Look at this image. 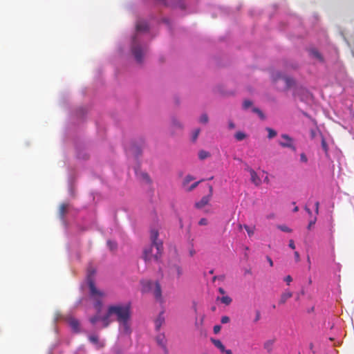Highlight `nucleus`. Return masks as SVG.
I'll return each mask as SVG.
<instances>
[{
	"label": "nucleus",
	"instance_id": "dca6fc26",
	"mask_svg": "<svg viewBox=\"0 0 354 354\" xmlns=\"http://www.w3.org/2000/svg\"><path fill=\"white\" fill-rule=\"evenodd\" d=\"M68 322H69V325L72 328V329L75 332H78L79 326H80V323H79L78 320L76 319H74V318H71Z\"/></svg>",
	"mask_w": 354,
	"mask_h": 354
},
{
	"label": "nucleus",
	"instance_id": "6ab92c4d",
	"mask_svg": "<svg viewBox=\"0 0 354 354\" xmlns=\"http://www.w3.org/2000/svg\"><path fill=\"white\" fill-rule=\"evenodd\" d=\"M157 343L163 348H166L165 339L164 335H158L156 337Z\"/></svg>",
	"mask_w": 354,
	"mask_h": 354
},
{
	"label": "nucleus",
	"instance_id": "c03bdc74",
	"mask_svg": "<svg viewBox=\"0 0 354 354\" xmlns=\"http://www.w3.org/2000/svg\"><path fill=\"white\" fill-rule=\"evenodd\" d=\"M228 127L230 129H234L235 128V124L232 121L228 122Z\"/></svg>",
	"mask_w": 354,
	"mask_h": 354
},
{
	"label": "nucleus",
	"instance_id": "864d4df0",
	"mask_svg": "<svg viewBox=\"0 0 354 354\" xmlns=\"http://www.w3.org/2000/svg\"><path fill=\"white\" fill-rule=\"evenodd\" d=\"M252 272L250 269H245V274H251Z\"/></svg>",
	"mask_w": 354,
	"mask_h": 354
},
{
	"label": "nucleus",
	"instance_id": "0eeeda50",
	"mask_svg": "<svg viewBox=\"0 0 354 354\" xmlns=\"http://www.w3.org/2000/svg\"><path fill=\"white\" fill-rule=\"evenodd\" d=\"M127 153L129 156H132L136 159L142 153V150L140 147L134 143L131 144L126 148Z\"/></svg>",
	"mask_w": 354,
	"mask_h": 354
},
{
	"label": "nucleus",
	"instance_id": "c756f323",
	"mask_svg": "<svg viewBox=\"0 0 354 354\" xmlns=\"http://www.w3.org/2000/svg\"><path fill=\"white\" fill-rule=\"evenodd\" d=\"M311 54L313 57H316L320 61H322V57L321 54L317 50H311Z\"/></svg>",
	"mask_w": 354,
	"mask_h": 354
},
{
	"label": "nucleus",
	"instance_id": "412c9836",
	"mask_svg": "<svg viewBox=\"0 0 354 354\" xmlns=\"http://www.w3.org/2000/svg\"><path fill=\"white\" fill-rule=\"evenodd\" d=\"M68 205L66 204H62L59 207V214L62 218H64V214L67 211Z\"/></svg>",
	"mask_w": 354,
	"mask_h": 354
},
{
	"label": "nucleus",
	"instance_id": "c9c22d12",
	"mask_svg": "<svg viewBox=\"0 0 354 354\" xmlns=\"http://www.w3.org/2000/svg\"><path fill=\"white\" fill-rule=\"evenodd\" d=\"M203 180H199L198 182H196L194 183H193L188 189H187V191L190 192L192 190H193L194 189H195L198 185V184L202 182Z\"/></svg>",
	"mask_w": 354,
	"mask_h": 354
},
{
	"label": "nucleus",
	"instance_id": "37998d69",
	"mask_svg": "<svg viewBox=\"0 0 354 354\" xmlns=\"http://www.w3.org/2000/svg\"><path fill=\"white\" fill-rule=\"evenodd\" d=\"M203 320H204V316H203V317L201 318V321H199V322H198L197 321H196V322H195V326H196L197 328H198V327H199V326L203 325Z\"/></svg>",
	"mask_w": 354,
	"mask_h": 354
},
{
	"label": "nucleus",
	"instance_id": "39448f33",
	"mask_svg": "<svg viewBox=\"0 0 354 354\" xmlns=\"http://www.w3.org/2000/svg\"><path fill=\"white\" fill-rule=\"evenodd\" d=\"M147 52V48L141 46L138 36H135L132 40L131 53L138 64H142L143 58Z\"/></svg>",
	"mask_w": 354,
	"mask_h": 354
},
{
	"label": "nucleus",
	"instance_id": "2eb2a0df",
	"mask_svg": "<svg viewBox=\"0 0 354 354\" xmlns=\"http://www.w3.org/2000/svg\"><path fill=\"white\" fill-rule=\"evenodd\" d=\"M274 343V341L272 339H269L263 343V348L268 353H270L272 352L273 350V344Z\"/></svg>",
	"mask_w": 354,
	"mask_h": 354
},
{
	"label": "nucleus",
	"instance_id": "4be33fe9",
	"mask_svg": "<svg viewBox=\"0 0 354 354\" xmlns=\"http://www.w3.org/2000/svg\"><path fill=\"white\" fill-rule=\"evenodd\" d=\"M209 156V153L206 151L201 150L198 153V158L201 160H204V159L207 158Z\"/></svg>",
	"mask_w": 354,
	"mask_h": 354
},
{
	"label": "nucleus",
	"instance_id": "e433bc0d",
	"mask_svg": "<svg viewBox=\"0 0 354 354\" xmlns=\"http://www.w3.org/2000/svg\"><path fill=\"white\" fill-rule=\"evenodd\" d=\"M255 314H256V315H255V318L254 319V323L259 322L261 319V313L259 310H256Z\"/></svg>",
	"mask_w": 354,
	"mask_h": 354
},
{
	"label": "nucleus",
	"instance_id": "aec40b11",
	"mask_svg": "<svg viewBox=\"0 0 354 354\" xmlns=\"http://www.w3.org/2000/svg\"><path fill=\"white\" fill-rule=\"evenodd\" d=\"M234 137L237 141H241L246 138L247 135L243 131H237L234 134Z\"/></svg>",
	"mask_w": 354,
	"mask_h": 354
},
{
	"label": "nucleus",
	"instance_id": "393cba45",
	"mask_svg": "<svg viewBox=\"0 0 354 354\" xmlns=\"http://www.w3.org/2000/svg\"><path fill=\"white\" fill-rule=\"evenodd\" d=\"M266 130L268 132V138L271 139L277 136V132L274 129H272L270 127H268V128H266Z\"/></svg>",
	"mask_w": 354,
	"mask_h": 354
},
{
	"label": "nucleus",
	"instance_id": "603ef678",
	"mask_svg": "<svg viewBox=\"0 0 354 354\" xmlns=\"http://www.w3.org/2000/svg\"><path fill=\"white\" fill-rule=\"evenodd\" d=\"M218 292L221 294V295H224L225 293V291L224 290V289L223 288H218Z\"/></svg>",
	"mask_w": 354,
	"mask_h": 354
},
{
	"label": "nucleus",
	"instance_id": "b1692460",
	"mask_svg": "<svg viewBox=\"0 0 354 354\" xmlns=\"http://www.w3.org/2000/svg\"><path fill=\"white\" fill-rule=\"evenodd\" d=\"M243 227L247 231L248 234L249 236H253V234L254 233V227H249L247 225H244Z\"/></svg>",
	"mask_w": 354,
	"mask_h": 354
},
{
	"label": "nucleus",
	"instance_id": "09e8293b",
	"mask_svg": "<svg viewBox=\"0 0 354 354\" xmlns=\"http://www.w3.org/2000/svg\"><path fill=\"white\" fill-rule=\"evenodd\" d=\"M266 259H267L268 262L269 263L270 266L271 267H272L273 266V261H272V259L270 257L267 256L266 257Z\"/></svg>",
	"mask_w": 354,
	"mask_h": 354
},
{
	"label": "nucleus",
	"instance_id": "58836bf2",
	"mask_svg": "<svg viewBox=\"0 0 354 354\" xmlns=\"http://www.w3.org/2000/svg\"><path fill=\"white\" fill-rule=\"evenodd\" d=\"M221 329V326L220 325H215L214 326L213 330L215 334H217L220 332Z\"/></svg>",
	"mask_w": 354,
	"mask_h": 354
},
{
	"label": "nucleus",
	"instance_id": "a211bd4d",
	"mask_svg": "<svg viewBox=\"0 0 354 354\" xmlns=\"http://www.w3.org/2000/svg\"><path fill=\"white\" fill-rule=\"evenodd\" d=\"M137 31H145L148 30V24L145 21H138L136 24Z\"/></svg>",
	"mask_w": 354,
	"mask_h": 354
},
{
	"label": "nucleus",
	"instance_id": "f257e3e1",
	"mask_svg": "<svg viewBox=\"0 0 354 354\" xmlns=\"http://www.w3.org/2000/svg\"><path fill=\"white\" fill-rule=\"evenodd\" d=\"M95 270L90 266L87 270L86 281L89 288V295L94 302V308L97 311L95 316L90 318L92 324H98L100 328L107 327L109 324V316L111 315V306L107 307L106 313H102V305L105 294L104 292L97 289L95 284L94 276Z\"/></svg>",
	"mask_w": 354,
	"mask_h": 354
},
{
	"label": "nucleus",
	"instance_id": "8fccbe9b",
	"mask_svg": "<svg viewBox=\"0 0 354 354\" xmlns=\"http://www.w3.org/2000/svg\"><path fill=\"white\" fill-rule=\"evenodd\" d=\"M315 221H316V218H315V220H314V221H311L309 223V224H308V229H310L311 226L315 223Z\"/></svg>",
	"mask_w": 354,
	"mask_h": 354
},
{
	"label": "nucleus",
	"instance_id": "49530a36",
	"mask_svg": "<svg viewBox=\"0 0 354 354\" xmlns=\"http://www.w3.org/2000/svg\"><path fill=\"white\" fill-rule=\"evenodd\" d=\"M289 247L292 250L295 248L294 241L292 239L289 241Z\"/></svg>",
	"mask_w": 354,
	"mask_h": 354
},
{
	"label": "nucleus",
	"instance_id": "1a4fd4ad",
	"mask_svg": "<svg viewBox=\"0 0 354 354\" xmlns=\"http://www.w3.org/2000/svg\"><path fill=\"white\" fill-rule=\"evenodd\" d=\"M135 173L140 181L147 185H151L152 180L147 173L139 171L136 168L135 169Z\"/></svg>",
	"mask_w": 354,
	"mask_h": 354
},
{
	"label": "nucleus",
	"instance_id": "f3484780",
	"mask_svg": "<svg viewBox=\"0 0 354 354\" xmlns=\"http://www.w3.org/2000/svg\"><path fill=\"white\" fill-rule=\"evenodd\" d=\"M211 342L213 343V344L218 348L222 353H224L225 351V348L221 341L219 339H215L212 338Z\"/></svg>",
	"mask_w": 354,
	"mask_h": 354
},
{
	"label": "nucleus",
	"instance_id": "6e6d98bb",
	"mask_svg": "<svg viewBox=\"0 0 354 354\" xmlns=\"http://www.w3.org/2000/svg\"><path fill=\"white\" fill-rule=\"evenodd\" d=\"M298 210H299V207L297 206L295 207V208L293 209L294 212H298Z\"/></svg>",
	"mask_w": 354,
	"mask_h": 354
},
{
	"label": "nucleus",
	"instance_id": "680f3d73",
	"mask_svg": "<svg viewBox=\"0 0 354 354\" xmlns=\"http://www.w3.org/2000/svg\"><path fill=\"white\" fill-rule=\"evenodd\" d=\"M216 277H214L213 278V281H215V280H216Z\"/></svg>",
	"mask_w": 354,
	"mask_h": 354
},
{
	"label": "nucleus",
	"instance_id": "3c124183",
	"mask_svg": "<svg viewBox=\"0 0 354 354\" xmlns=\"http://www.w3.org/2000/svg\"><path fill=\"white\" fill-rule=\"evenodd\" d=\"M305 210L306 211V212L309 214V215H311L312 214V212L311 210L310 209V208H308L307 206L305 207Z\"/></svg>",
	"mask_w": 354,
	"mask_h": 354
},
{
	"label": "nucleus",
	"instance_id": "72a5a7b5",
	"mask_svg": "<svg viewBox=\"0 0 354 354\" xmlns=\"http://www.w3.org/2000/svg\"><path fill=\"white\" fill-rule=\"evenodd\" d=\"M322 147L324 149V151L327 153L328 150V145L324 138L322 140Z\"/></svg>",
	"mask_w": 354,
	"mask_h": 354
},
{
	"label": "nucleus",
	"instance_id": "a878e982",
	"mask_svg": "<svg viewBox=\"0 0 354 354\" xmlns=\"http://www.w3.org/2000/svg\"><path fill=\"white\" fill-rule=\"evenodd\" d=\"M172 126L175 128L182 129L183 125L181 122L176 118H174L171 121Z\"/></svg>",
	"mask_w": 354,
	"mask_h": 354
},
{
	"label": "nucleus",
	"instance_id": "052dcab7",
	"mask_svg": "<svg viewBox=\"0 0 354 354\" xmlns=\"http://www.w3.org/2000/svg\"><path fill=\"white\" fill-rule=\"evenodd\" d=\"M107 244L108 245L111 244V241H107Z\"/></svg>",
	"mask_w": 354,
	"mask_h": 354
},
{
	"label": "nucleus",
	"instance_id": "f704fd0d",
	"mask_svg": "<svg viewBox=\"0 0 354 354\" xmlns=\"http://www.w3.org/2000/svg\"><path fill=\"white\" fill-rule=\"evenodd\" d=\"M89 340L94 344H97L98 343V337L96 335L89 336Z\"/></svg>",
	"mask_w": 354,
	"mask_h": 354
},
{
	"label": "nucleus",
	"instance_id": "bf43d9fd",
	"mask_svg": "<svg viewBox=\"0 0 354 354\" xmlns=\"http://www.w3.org/2000/svg\"><path fill=\"white\" fill-rule=\"evenodd\" d=\"M351 116H352V118H354V111H353V112L351 113Z\"/></svg>",
	"mask_w": 354,
	"mask_h": 354
},
{
	"label": "nucleus",
	"instance_id": "ea45409f",
	"mask_svg": "<svg viewBox=\"0 0 354 354\" xmlns=\"http://www.w3.org/2000/svg\"><path fill=\"white\" fill-rule=\"evenodd\" d=\"M198 224L200 225H206L207 224V220L205 218H203L199 221Z\"/></svg>",
	"mask_w": 354,
	"mask_h": 354
},
{
	"label": "nucleus",
	"instance_id": "13d9d810",
	"mask_svg": "<svg viewBox=\"0 0 354 354\" xmlns=\"http://www.w3.org/2000/svg\"><path fill=\"white\" fill-rule=\"evenodd\" d=\"M243 227V226L241 224H239V229H242Z\"/></svg>",
	"mask_w": 354,
	"mask_h": 354
},
{
	"label": "nucleus",
	"instance_id": "7ed1b4c3",
	"mask_svg": "<svg viewBox=\"0 0 354 354\" xmlns=\"http://www.w3.org/2000/svg\"><path fill=\"white\" fill-rule=\"evenodd\" d=\"M159 233L157 230L152 229L150 232L151 245L147 246L143 250V259L145 262H158L162 255V241L158 239Z\"/></svg>",
	"mask_w": 354,
	"mask_h": 354
},
{
	"label": "nucleus",
	"instance_id": "2f4dec72",
	"mask_svg": "<svg viewBox=\"0 0 354 354\" xmlns=\"http://www.w3.org/2000/svg\"><path fill=\"white\" fill-rule=\"evenodd\" d=\"M277 227L279 230H281V231L285 232H292V230L290 228H289L288 226L284 225H278Z\"/></svg>",
	"mask_w": 354,
	"mask_h": 354
},
{
	"label": "nucleus",
	"instance_id": "f03ea898",
	"mask_svg": "<svg viewBox=\"0 0 354 354\" xmlns=\"http://www.w3.org/2000/svg\"><path fill=\"white\" fill-rule=\"evenodd\" d=\"M132 307L131 302L119 303L112 305V320L118 324L121 336L129 337L131 329Z\"/></svg>",
	"mask_w": 354,
	"mask_h": 354
},
{
	"label": "nucleus",
	"instance_id": "9d476101",
	"mask_svg": "<svg viewBox=\"0 0 354 354\" xmlns=\"http://www.w3.org/2000/svg\"><path fill=\"white\" fill-rule=\"evenodd\" d=\"M281 138L285 140L284 142L280 141L279 142V144L282 147L290 148V149H291L293 151L296 150V148H295V145H293V140H292V139L288 135H287V134H282L281 135Z\"/></svg>",
	"mask_w": 354,
	"mask_h": 354
},
{
	"label": "nucleus",
	"instance_id": "473e14b6",
	"mask_svg": "<svg viewBox=\"0 0 354 354\" xmlns=\"http://www.w3.org/2000/svg\"><path fill=\"white\" fill-rule=\"evenodd\" d=\"M252 105V102L250 100H245L243 101V109H247L249 107H250Z\"/></svg>",
	"mask_w": 354,
	"mask_h": 354
},
{
	"label": "nucleus",
	"instance_id": "4c0bfd02",
	"mask_svg": "<svg viewBox=\"0 0 354 354\" xmlns=\"http://www.w3.org/2000/svg\"><path fill=\"white\" fill-rule=\"evenodd\" d=\"M230 319L228 316H223L221 319V322L222 324H227V323L230 322Z\"/></svg>",
	"mask_w": 354,
	"mask_h": 354
},
{
	"label": "nucleus",
	"instance_id": "7c9ffc66",
	"mask_svg": "<svg viewBox=\"0 0 354 354\" xmlns=\"http://www.w3.org/2000/svg\"><path fill=\"white\" fill-rule=\"evenodd\" d=\"M252 111L254 113H256L259 115V116L261 118V119H264L265 118V115L263 113V112L258 108H256V107H254L252 109Z\"/></svg>",
	"mask_w": 354,
	"mask_h": 354
},
{
	"label": "nucleus",
	"instance_id": "9b49d317",
	"mask_svg": "<svg viewBox=\"0 0 354 354\" xmlns=\"http://www.w3.org/2000/svg\"><path fill=\"white\" fill-rule=\"evenodd\" d=\"M280 79H281L282 80L284 81V82L286 84V87H285L286 89H289L290 87H292L293 86V84L295 83L293 79H292L291 77H289L283 76L280 73H277L276 77H274V81H277Z\"/></svg>",
	"mask_w": 354,
	"mask_h": 354
},
{
	"label": "nucleus",
	"instance_id": "5701e85b",
	"mask_svg": "<svg viewBox=\"0 0 354 354\" xmlns=\"http://www.w3.org/2000/svg\"><path fill=\"white\" fill-rule=\"evenodd\" d=\"M221 301L225 305H230L232 302V299L229 296H223L220 299Z\"/></svg>",
	"mask_w": 354,
	"mask_h": 354
},
{
	"label": "nucleus",
	"instance_id": "79ce46f5",
	"mask_svg": "<svg viewBox=\"0 0 354 354\" xmlns=\"http://www.w3.org/2000/svg\"><path fill=\"white\" fill-rule=\"evenodd\" d=\"M284 281L287 283L288 285L292 281V278L290 275H288L285 277Z\"/></svg>",
	"mask_w": 354,
	"mask_h": 354
},
{
	"label": "nucleus",
	"instance_id": "bb28decb",
	"mask_svg": "<svg viewBox=\"0 0 354 354\" xmlns=\"http://www.w3.org/2000/svg\"><path fill=\"white\" fill-rule=\"evenodd\" d=\"M199 121L203 124H207L209 121L208 115L206 113L202 114Z\"/></svg>",
	"mask_w": 354,
	"mask_h": 354
},
{
	"label": "nucleus",
	"instance_id": "a18cd8bd",
	"mask_svg": "<svg viewBox=\"0 0 354 354\" xmlns=\"http://www.w3.org/2000/svg\"><path fill=\"white\" fill-rule=\"evenodd\" d=\"M315 213L317 214H319V201H316L315 202Z\"/></svg>",
	"mask_w": 354,
	"mask_h": 354
},
{
	"label": "nucleus",
	"instance_id": "423d86ee",
	"mask_svg": "<svg viewBox=\"0 0 354 354\" xmlns=\"http://www.w3.org/2000/svg\"><path fill=\"white\" fill-rule=\"evenodd\" d=\"M167 273L171 277L179 279L183 274V269L180 265L179 259L169 261L167 266Z\"/></svg>",
	"mask_w": 354,
	"mask_h": 354
},
{
	"label": "nucleus",
	"instance_id": "6e6552de",
	"mask_svg": "<svg viewBox=\"0 0 354 354\" xmlns=\"http://www.w3.org/2000/svg\"><path fill=\"white\" fill-rule=\"evenodd\" d=\"M209 193L208 195L203 196L200 201L196 203L195 206L196 208H203L209 203L213 194V188L212 185L209 186Z\"/></svg>",
	"mask_w": 354,
	"mask_h": 354
},
{
	"label": "nucleus",
	"instance_id": "20e7f679",
	"mask_svg": "<svg viewBox=\"0 0 354 354\" xmlns=\"http://www.w3.org/2000/svg\"><path fill=\"white\" fill-rule=\"evenodd\" d=\"M141 285L142 292H151L157 301L161 304L164 302L162 288L158 281L143 280L141 281Z\"/></svg>",
	"mask_w": 354,
	"mask_h": 354
},
{
	"label": "nucleus",
	"instance_id": "c85d7f7f",
	"mask_svg": "<svg viewBox=\"0 0 354 354\" xmlns=\"http://www.w3.org/2000/svg\"><path fill=\"white\" fill-rule=\"evenodd\" d=\"M194 180V178L191 175H187L183 180V186L185 187L190 181Z\"/></svg>",
	"mask_w": 354,
	"mask_h": 354
},
{
	"label": "nucleus",
	"instance_id": "ddd939ff",
	"mask_svg": "<svg viewBox=\"0 0 354 354\" xmlns=\"http://www.w3.org/2000/svg\"><path fill=\"white\" fill-rule=\"evenodd\" d=\"M164 323L165 317L163 316V312H161L155 320V328L156 330H159Z\"/></svg>",
	"mask_w": 354,
	"mask_h": 354
},
{
	"label": "nucleus",
	"instance_id": "a19ab883",
	"mask_svg": "<svg viewBox=\"0 0 354 354\" xmlns=\"http://www.w3.org/2000/svg\"><path fill=\"white\" fill-rule=\"evenodd\" d=\"M300 160L301 162H307V161H308V158L304 153H301L300 155Z\"/></svg>",
	"mask_w": 354,
	"mask_h": 354
},
{
	"label": "nucleus",
	"instance_id": "4468645a",
	"mask_svg": "<svg viewBox=\"0 0 354 354\" xmlns=\"http://www.w3.org/2000/svg\"><path fill=\"white\" fill-rule=\"evenodd\" d=\"M292 297V293L289 290H286L283 292L280 297L279 301V304H284L287 300Z\"/></svg>",
	"mask_w": 354,
	"mask_h": 354
},
{
	"label": "nucleus",
	"instance_id": "f8f14e48",
	"mask_svg": "<svg viewBox=\"0 0 354 354\" xmlns=\"http://www.w3.org/2000/svg\"><path fill=\"white\" fill-rule=\"evenodd\" d=\"M248 171L250 174V180L252 183H254L256 186H259L261 183V180L259 176L257 175V172L252 168H249Z\"/></svg>",
	"mask_w": 354,
	"mask_h": 354
},
{
	"label": "nucleus",
	"instance_id": "de8ad7c7",
	"mask_svg": "<svg viewBox=\"0 0 354 354\" xmlns=\"http://www.w3.org/2000/svg\"><path fill=\"white\" fill-rule=\"evenodd\" d=\"M294 255H295V258L296 261H297V262H298V261H299V260H300V257H299V252H297V251H296V252H295Z\"/></svg>",
	"mask_w": 354,
	"mask_h": 354
},
{
	"label": "nucleus",
	"instance_id": "e2e57ef3",
	"mask_svg": "<svg viewBox=\"0 0 354 354\" xmlns=\"http://www.w3.org/2000/svg\"><path fill=\"white\" fill-rule=\"evenodd\" d=\"M313 347V344H310V348Z\"/></svg>",
	"mask_w": 354,
	"mask_h": 354
},
{
	"label": "nucleus",
	"instance_id": "cd10ccee",
	"mask_svg": "<svg viewBox=\"0 0 354 354\" xmlns=\"http://www.w3.org/2000/svg\"><path fill=\"white\" fill-rule=\"evenodd\" d=\"M200 133V129H196L194 131L193 133H192V140L193 142H196V140H197L198 137V135Z\"/></svg>",
	"mask_w": 354,
	"mask_h": 354
},
{
	"label": "nucleus",
	"instance_id": "4d7b16f0",
	"mask_svg": "<svg viewBox=\"0 0 354 354\" xmlns=\"http://www.w3.org/2000/svg\"><path fill=\"white\" fill-rule=\"evenodd\" d=\"M115 354H124V353L122 352H121V351H117L115 353Z\"/></svg>",
	"mask_w": 354,
	"mask_h": 354
},
{
	"label": "nucleus",
	"instance_id": "5fc2aeb1",
	"mask_svg": "<svg viewBox=\"0 0 354 354\" xmlns=\"http://www.w3.org/2000/svg\"><path fill=\"white\" fill-rule=\"evenodd\" d=\"M225 354H232V352L231 350H225L224 352Z\"/></svg>",
	"mask_w": 354,
	"mask_h": 354
}]
</instances>
